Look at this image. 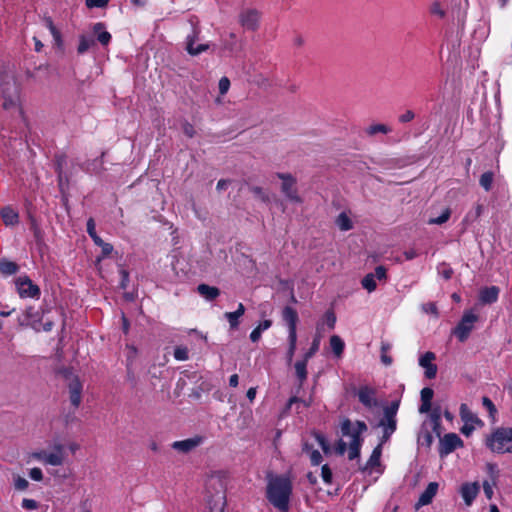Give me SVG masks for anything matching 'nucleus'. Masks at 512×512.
I'll use <instances>...</instances> for the list:
<instances>
[{"mask_svg": "<svg viewBox=\"0 0 512 512\" xmlns=\"http://www.w3.org/2000/svg\"><path fill=\"white\" fill-rule=\"evenodd\" d=\"M482 404L489 411L490 415L496 413V407L488 397L485 396L482 398Z\"/></svg>", "mask_w": 512, "mask_h": 512, "instance_id": "obj_55", "label": "nucleus"}, {"mask_svg": "<svg viewBox=\"0 0 512 512\" xmlns=\"http://www.w3.org/2000/svg\"><path fill=\"white\" fill-rule=\"evenodd\" d=\"M45 26L50 30L51 34L53 35L54 39L57 42L61 41V34L59 30L55 27L53 20L51 17H44L43 19Z\"/></svg>", "mask_w": 512, "mask_h": 512, "instance_id": "obj_41", "label": "nucleus"}, {"mask_svg": "<svg viewBox=\"0 0 512 512\" xmlns=\"http://www.w3.org/2000/svg\"><path fill=\"white\" fill-rule=\"evenodd\" d=\"M335 323H336L335 313L332 310H328L324 315L323 321L320 323L321 324V333L324 330L323 326L325 324L328 326L329 329H333L335 327Z\"/></svg>", "mask_w": 512, "mask_h": 512, "instance_id": "obj_38", "label": "nucleus"}, {"mask_svg": "<svg viewBox=\"0 0 512 512\" xmlns=\"http://www.w3.org/2000/svg\"><path fill=\"white\" fill-rule=\"evenodd\" d=\"M399 408V402L394 401L389 406L384 408V412L396 417Z\"/></svg>", "mask_w": 512, "mask_h": 512, "instance_id": "obj_62", "label": "nucleus"}, {"mask_svg": "<svg viewBox=\"0 0 512 512\" xmlns=\"http://www.w3.org/2000/svg\"><path fill=\"white\" fill-rule=\"evenodd\" d=\"M375 279H378L379 281L386 280V268L384 266H377L375 269Z\"/></svg>", "mask_w": 512, "mask_h": 512, "instance_id": "obj_60", "label": "nucleus"}, {"mask_svg": "<svg viewBox=\"0 0 512 512\" xmlns=\"http://www.w3.org/2000/svg\"><path fill=\"white\" fill-rule=\"evenodd\" d=\"M282 318H283L284 322L287 324L288 328L297 327L299 318H298V313L294 308H292L290 306H286L282 311Z\"/></svg>", "mask_w": 512, "mask_h": 512, "instance_id": "obj_25", "label": "nucleus"}, {"mask_svg": "<svg viewBox=\"0 0 512 512\" xmlns=\"http://www.w3.org/2000/svg\"><path fill=\"white\" fill-rule=\"evenodd\" d=\"M31 457L47 465L60 466L65 461L64 447L61 444H56L53 452L49 453L45 450H41L33 452Z\"/></svg>", "mask_w": 512, "mask_h": 512, "instance_id": "obj_4", "label": "nucleus"}, {"mask_svg": "<svg viewBox=\"0 0 512 512\" xmlns=\"http://www.w3.org/2000/svg\"><path fill=\"white\" fill-rule=\"evenodd\" d=\"M438 273L446 280H449L453 275V269L447 264L442 263L438 266Z\"/></svg>", "mask_w": 512, "mask_h": 512, "instance_id": "obj_46", "label": "nucleus"}, {"mask_svg": "<svg viewBox=\"0 0 512 512\" xmlns=\"http://www.w3.org/2000/svg\"><path fill=\"white\" fill-rule=\"evenodd\" d=\"M358 398L359 401L367 408H372L377 405L375 390L368 386H363L359 389Z\"/></svg>", "mask_w": 512, "mask_h": 512, "instance_id": "obj_15", "label": "nucleus"}, {"mask_svg": "<svg viewBox=\"0 0 512 512\" xmlns=\"http://www.w3.org/2000/svg\"><path fill=\"white\" fill-rule=\"evenodd\" d=\"M309 360H306V357L303 358L301 361H297L295 363V371L296 376L299 379L300 385L304 383V381L307 379V363Z\"/></svg>", "mask_w": 512, "mask_h": 512, "instance_id": "obj_30", "label": "nucleus"}, {"mask_svg": "<svg viewBox=\"0 0 512 512\" xmlns=\"http://www.w3.org/2000/svg\"><path fill=\"white\" fill-rule=\"evenodd\" d=\"M87 233L92 238L96 245H102L103 240L96 233V225L93 218H89L87 221Z\"/></svg>", "mask_w": 512, "mask_h": 512, "instance_id": "obj_36", "label": "nucleus"}, {"mask_svg": "<svg viewBox=\"0 0 512 512\" xmlns=\"http://www.w3.org/2000/svg\"><path fill=\"white\" fill-rule=\"evenodd\" d=\"M92 32L97 36V40L103 46H107L111 41V34L105 30V24L102 22L95 23Z\"/></svg>", "mask_w": 512, "mask_h": 512, "instance_id": "obj_19", "label": "nucleus"}, {"mask_svg": "<svg viewBox=\"0 0 512 512\" xmlns=\"http://www.w3.org/2000/svg\"><path fill=\"white\" fill-rule=\"evenodd\" d=\"M415 118V114L412 110H407L403 114L399 116V121L401 123H408Z\"/></svg>", "mask_w": 512, "mask_h": 512, "instance_id": "obj_58", "label": "nucleus"}, {"mask_svg": "<svg viewBox=\"0 0 512 512\" xmlns=\"http://www.w3.org/2000/svg\"><path fill=\"white\" fill-rule=\"evenodd\" d=\"M478 320V316L472 312L464 313L461 321L454 329V334L459 341L464 342L470 335V332L474 328V323Z\"/></svg>", "mask_w": 512, "mask_h": 512, "instance_id": "obj_6", "label": "nucleus"}, {"mask_svg": "<svg viewBox=\"0 0 512 512\" xmlns=\"http://www.w3.org/2000/svg\"><path fill=\"white\" fill-rule=\"evenodd\" d=\"M499 293L497 286L484 287L480 290L479 299L482 304H492L498 300Z\"/></svg>", "mask_w": 512, "mask_h": 512, "instance_id": "obj_16", "label": "nucleus"}, {"mask_svg": "<svg viewBox=\"0 0 512 512\" xmlns=\"http://www.w3.org/2000/svg\"><path fill=\"white\" fill-rule=\"evenodd\" d=\"M272 325L271 320L262 321L250 334V339L252 342H257L261 338V334L263 331L269 329Z\"/></svg>", "mask_w": 512, "mask_h": 512, "instance_id": "obj_31", "label": "nucleus"}, {"mask_svg": "<svg viewBox=\"0 0 512 512\" xmlns=\"http://www.w3.org/2000/svg\"><path fill=\"white\" fill-rule=\"evenodd\" d=\"M19 270L17 263L7 259L0 260V273L5 276L16 274Z\"/></svg>", "mask_w": 512, "mask_h": 512, "instance_id": "obj_26", "label": "nucleus"}, {"mask_svg": "<svg viewBox=\"0 0 512 512\" xmlns=\"http://www.w3.org/2000/svg\"><path fill=\"white\" fill-rule=\"evenodd\" d=\"M422 308L426 313L433 314L436 317L438 316V309L434 302L426 303L422 306Z\"/></svg>", "mask_w": 512, "mask_h": 512, "instance_id": "obj_57", "label": "nucleus"}, {"mask_svg": "<svg viewBox=\"0 0 512 512\" xmlns=\"http://www.w3.org/2000/svg\"><path fill=\"white\" fill-rule=\"evenodd\" d=\"M397 427V420L396 417L394 419H389L388 424L383 428V436H382V443H385L389 440L391 435L395 432Z\"/></svg>", "mask_w": 512, "mask_h": 512, "instance_id": "obj_35", "label": "nucleus"}, {"mask_svg": "<svg viewBox=\"0 0 512 512\" xmlns=\"http://www.w3.org/2000/svg\"><path fill=\"white\" fill-rule=\"evenodd\" d=\"M199 31L197 29H194L193 36H189L187 39V51L190 55H198L208 49L207 44H200L198 46H194L195 40L198 37Z\"/></svg>", "mask_w": 512, "mask_h": 512, "instance_id": "obj_21", "label": "nucleus"}, {"mask_svg": "<svg viewBox=\"0 0 512 512\" xmlns=\"http://www.w3.org/2000/svg\"><path fill=\"white\" fill-rule=\"evenodd\" d=\"M250 191L263 202H268L269 197L265 191L259 186L250 187Z\"/></svg>", "mask_w": 512, "mask_h": 512, "instance_id": "obj_48", "label": "nucleus"}, {"mask_svg": "<svg viewBox=\"0 0 512 512\" xmlns=\"http://www.w3.org/2000/svg\"><path fill=\"white\" fill-rule=\"evenodd\" d=\"M362 439L352 438L349 445L348 458L354 460L360 456V448L362 445Z\"/></svg>", "mask_w": 512, "mask_h": 512, "instance_id": "obj_33", "label": "nucleus"}, {"mask_svg": "<svg viewBox=\"0 0 512 512\" xmlns=\"http://www.w3.org/2000/svg\"><path fill=\"white\" fill-rule=\"evenodd\" d=\"M22 507L26 510H34L38 508V503L33 499H23Z\"/></svg>", "mask_w": 512, "mask_h": 512, "instance_id": "obj_63", "label": "nucleus"}, {"mask_svg": "<svg viewBox=\"0 0 512 512\" xmlns=\"http://www.w3.org/2000/svg\"><path fill=\"white\" fill-rule=\"evenodd\" d=\"M218 87H219V92L221 95L226 94L230 87V80L227 77H222L219 80Z\"/></svg>", "mask_w": 512, "mask_h": 512, "instance_id": "obj_52", "label": "nucleus"}, {"mask_svg": "<svg viewBox=\"0 0 512 512\" xmlns=\"http://www.w3.org/2000/svg\"><path fill=\"white\" fill-rule=\"evenodd\" d=\"M434 395L433 389L425 387L421 390V402H431Z\"/></svg>", "mask_w": 512, "mask_h": 512, "instance_id": "obj_53", "label": "nucleus"}, {"mask_svg": "<svg viewBox=\"0 0 512 512\" xmlns=\"http://www.w3.org/2000/svg\"><path fill=\"white\" fill-rule=\"evenodd\" d=\"M182 131L189 138L194 137L196 134L194 126L187 121L182 123Z\"/></svg>", "mask_w": 512, "mask_h": 512, "instance_id": "obj_51", "label": "nucleus"}, {"mask_svg": "<svg viewBox=\"0 0 512 512\" xmlns=\"http://www.w3.org/2000/svg\"><path fill=\"white\" fill-rule=\"evenodd\" d=\"M95 45H96V42H95L93 35L81 34L79 36V44L77 47V53L82 55Z\"/></svg>", "mask_w": 512, "mask_h": 512, "instance_id": "obj_24", "label": "nucleus"}, {"mask_svg": "<svg viewBox=\"0 0 512 512\" xmlns=\"http://www.w3.org/2000/svg\"><path fill=\"white\" fill-rule=\"evenodd\" d=\"M480 491V485L478 482H466L460 487V494L464 499L467 506H471L475 498Z\"/></svg>", "mask_w": 512, "mask_h": 512, "instance_id": "obj_12", "label": "nucleus"}, {"mask_svg": "<svg viewBox=\"0 0 512 512\" xmlns=\"http://www.w3.org/2000/svg\"><path fill=\"white\" fill-rule=\"evenodd\" d=\"M201 443L202 437L189 438L173 442L172 448L182 453H188L199 446Z\"/></svg>", "mask_w": 512, "mask_h": 512, "instance_id": "obj_14", "label": "nucleus"}, {"mask_svg": "<svg viewBox=\"0 0 512 512\" xmlns=\"http://www.w3.org/2000/svg\"><path fill=\"white\" fill-rule=\"evenodd\" d=\"M1 219L6 226H15L19 223V214L11 206H6L0 211Z\"/></svg>", "mask_w": 512, "mask_h": 512, "instance_id": "obj_18", "label": "nucleus"}, {"mask_svg": "<svg viewBox=\"0 0 512 512\" xmlns=\"http://www.w3.org/2000/svg\"><path fill=\"white\" fill-rule=\"evenodd\" d=\"M259 13L256 10H245L240 14V23L249 30L258 27Z\"/></svg>", "mask_w": 512, "mask_h": 512, "instance_id": "obj_13", "label": "nucleus"}, {"mask_svg": "<svg viewBox=\"0 0 512 512\" xmlns=\"http://www.w3.org/2000/svg\"><path fill=\"white\" fill-rule=\"evenodd\" d=\"M460 417L464 423H481L480 419L464 403L460 406Z\"/></svg>", "mask_w": 512, "mask_h": 512, "instance_id": "obj_27", "label": "nucleus"}, {"mask_svg": "<svg viewBox=\"0 0 512 512\" xmlns=\"http://www.w3.org/2000/svg\"><path fill=\"white\" fill-rule=\"evenodd\" d=\"M330 347L334 355L337 358H340L343 354L345 343L338 335H333L330 338Z\"/></svg>", "mask_w": 512, "mask_h": 512, "instance_id": "obj_29", "label": "nucleus"}, {"mask_svg": "<svg viewBox=\"0 0 512 512\" xmlns=\"http://www.w3.org/2000/svg\"><path fill=\"white\" fill-rule=\"evenodd\" d=\"M489 448L498 453L512 452V429L499 428L488 439Z\"/></svg>", "mask_w": 512, "mask_h": 512, "instance_id": "obj_3", "label": "nucleus"}, {"mask_svg": "<svg viewBox=\"0 0 512 512\" xmlns=\"http://www.w3.org/2000/svg\"><path fill=\"white\" fill-rule=\"evenodd\" d=\"M17 291L22 298H38L40 296L39 287L27 276H20L15 281Z\"/></svg>", "mask_w": 512, "mask_h": 512, "instance_id": "obj_8", "label": "nucleus"}, {"mask_svg": "<svg viewBox=\"0 0 512 512\" xmlns=\"http://www.w3.org/2000/svg\"><path fill=\"white\" fill-rule=\"evenodd\" d=\"M484 210V207L482 204H477L474 208V211H470L467 216H466V220L467 221H471V222H474L476 221L481 215H482V212Z\"/></svg>", "mask_w": 512, "mask_h": 512, "instance_id": "obj_44", "label": "nucleus"}, {"mask_svg": "<svg viewBox=\"0 0 512 512\" xmlns=\"http://www.w3.org/2000/svg\"><path fill=\"white\" fill-rule=\"evenodd\" d=\"M493 182H494V173L492 171H487V172L483 173L479 179L480 186L486 192H489L492 189Z\"/></svg>", "mask_w": 512, "mask_h": 512, "instance_id": "obj_32", "label": "nucleus"}, {"mask_svg": "<svg viewBox=\"0 0 512 512\" xmlns=\"http://www.w3.org/2000/svg\"><path fill=\"white\" fill-rule=\"evenodd\" d=\"M321 476H322L323 481L326 484H331L332 483V478H333L332 471H331V469L329 468V466L327 464L322 466V468H321Z\"/></svg>", "mask_w": 512, "mask_h": 512, "instance_id": "obj_50", "label": "nucleus"}, {"mask_svg": "<svg viewBox=\"0 0 512 512\" xmlns=\"http://www.w3.org/2000/svg\"><path fill=\"white\" fill-rule=\"evenodd\" d=\"M313 436L315 437L316 441L318 442V444L320 445L322 450L325 453H327L329 451V444H328L325 436L318 432H313Z\"/></svg>", "mask_w": 512, "mask_h": 512, "instance_id": "obj_49", "label": "nucleus"}, {"mask_svg": "<svg viewBox=\"0 0 512 512\" xmlns=\"http://www.w3.org/2000/svg\"><path fill=\"white\" fill-rule=\"evenodd\" d=\"M431 13L435 14V15H438L440 18H444L445 17V12L441 8V5H440L439 2H435V3L432 4V6H431Z\"/></svg>", "mask_w": 512, "mask_h": 512, "instance_id": "obj_61", "label": "nucleus"}, {"mask_svg": "<svg viewBox=\"0 0 512 512\" xmlns=\"http://www.w3.org/2000/svg\"><path fill=\"white\" fill-rule=\"evenodd\" d=\"M391 131V129L384 124H374L368 127L367 134L373 136L377 133L387 134Z\"/></svg>", "mask_w": 512, "mask_h": 512, "instance_id": "obj_42", "label": "nucleus"}, {"mask_svg": "<svg viewBox=\"0 0 512 512\" xmlns=\"http://www.w3.org/2000/svg\"><path fill=\"white\" fill-rule=\"evenodd\" d=\"M277 177L282 180L281 190L285 196L293 202L300 203L302 200L298 195L295 177L289 173H277Z\"/></svg>", "mask_w": 512, "mask_h": 512, "instance_id": "obj_7", "label": "nucleus"}, {"mask_svg": "<svg viewBox=\"0 0 512 512\" xmlns=\"http://www.w3.org/2000/svg\"><path fill=\"white\" fill-rule=\"evenodd\" d=\"M296 328L297 327H295V328H293V327L288 328V331H289V335H288L289 345H295L296 346V342H297Z\"/></svg>", "mask_w": 512, "mask_h": 512, "instance_id": "obj_64", "label": "nucleus"}, {"mask_svg": "<svg viewBox=\"0 0 512 512\" xmlns=\"http://www.w3.org/2000/svg\"><path fill=\"white\" fill-rule=\"evenodd\" d=\"M245 313V307L242 303H239L238 308L234 312H226L224 317L229 322L231 329H236L239 326V318Z\"/></svg>", "mask_w": 512, "mask_h": 512, "instance_id": "obj_23", "label": "nucleus"}, {"mask_svg": "<svg viewBox=\"0 0 512 512\" xmlns=\"http://www.w3.org/2000/svg\"><path fill=\"white\" fill-rule=\"evenodd\" d=\"M316 330H317L316 336L312 342V345H311L310 349L304 355V357H306V360H309L311 357H313L316 354V352L319 350L320 342H321V338H322L321 324H317Z\"/></svg>", "mask_w": 512, "mask_h": 512, "instance_id": "obj_28", "label": "nucleus"}, {"mask_svg": "<svg viewBox=\"0 0 512 512\" xmlns=\"http://www.w3.org/2000/svg\"><path fill=\"white\" fill-rule=\"evenodd\" d=\"M312 465H319L322 461V456L318 450H313L309 454Z\"/></svg>", "mask_w": 512, "mask_h": 512, "instance_id": "obj_56", "label": "nucleus"}, {"mask_svg": "<svg viewBox=\"0 0 512 512\" xmlns=\"http://www.w3.org/2000/svg\"><path fill=\"white\" fill-rule=\"evenodd\" d=\"M197 292L208 301H213L220 295L219 288L207 284H199L197 286Z\"/></svg>", "mask_w": 512, "mask_h": 512, "instance_id": "obj_22", "label": "nucleus"}, {"mask_svg": "<svg viewBox=\"0 0 512 512\" xmlns=\"http://www.w3.org/2000/svg\"><path fill=\"white\" fill-rule=\"evenodd\" d=\"M65 378L67 380L69 400L72 406L77 409L82 401L83 385L78 376L74 375L71 371H65Z\"/></svg>", "mask_w": 512, "mask_h": 512, "instance_id": "obj_5", "label": "nucleus"}, {"mask_svg": "<svg viewBox=\"0 0 512 512\" xmlns=\"http://www.w3.org/2000/svg\"><path fill=\"white\" fill-rule=\"evenodd\" d=\"M29 476L34 481H41L43 479V473L40 468H32L29 472Z\"/></svg>", "mask_w": 512, "mask_h": 512, "instance_id": "obj_59", "label": "nucleus"}, {"mask_svg": "<svg viewBox=\"0 0 512 512\" xmlns=\"http://www.w3.org/2000/svg\"><path fill=\"white\" fill-rule=\"evenodd\" d=\"M382 442L373 450L367 465L370 467L378 466L380 464V457L382 453Z\"/></svg>", "mask_w": 512, "mask_h": 512, "instance_id": "obj_39", "label": "nucleus"}, {"mask_svg": "<svg viewBox=\"0 0 512 512\" xmlns=\"http://www.w3.org/2000/svg\"><path fill=\"white\" fill-rule=\"evenodd\" d=\"M67 163V156L65 154H57L55 156V170L58 175L59 185L62 186L63 181H69L68 175L64 172V166Z\"/></svg>", "mask_w": 512, "mask_h": 512, "instance_id": "obj_20", "label": "nucleus"}, {"mask_svg": "<svg viewBox=\"0 0 512 512\" xmlns=\"http://www.w3.org/2000/svg\"><path fill=\"white\" fill-rule=\"evenodd\" d=\"M109 3V0H86L85 4L88 8L94 7H105Z\"/></svg>", "mask_w": 512, "mask_h": 512, "instance_id": "obj_54", "label": "nucleus"}, {"mask_svg": "<svg viewBox=\"0 0 512 512\" xmlns=\"http://www.w3.org/2000/svg\"><path fill=\"white\" fill-rule=\"evenodd\" d=\"M208 487L218 489L217 495H206V502L210 512H224L226 507L225 479L215 474L208 478Z\"/></svg>", "mask_w": 512, "mask_h": 512, "instance_id": "obj_2", "label": "nucleus"}, {"mask_svg": "<svg viewBox=\"0 0 512 512\" xmlns=\"http://www.w3.org/2000/svg\"><path fill=\"white\" fill-rule=\"evenodd\" d=\"M451 216V210L446 208L439 217L431 218L428 223L429 224H437L441 225L449 220Z\"/></svg>", "mask_w": 512, "mask_h": 512, "instance_id": "obj_43", "label": "nucleus"}, {"mask_svg": "<svg viewBox=\"0 0 512 512\" xmlns=\"http://www.w3.org/2000/svg\"><path fill=\"white\" fill-rule=\"evenodd\" d=\"M362 286L368 291V292H372L376 289L377 285H376V279H375V275L372 274V273H369L367 274L363 279H362Z\"/></svg>", "mask_w": 512, "mask_h": 512, "instance_id": "obj_40", "label": "nucleus"}, {"mask_svg": "<svg viewBox=\"0 0 512 512\" xmlns=\"http://www.w3.org/2000/svg\"><path fill=\"white\" fill-rule=\"evenodd\" d=\"M436 359L435 353L428 351L423 354L419 359V364L425 369V376L428 379H433L437 374V365L433 363Z\"/></svg>", "mask_w": 512, "mask_h": 512, "instance_id": "obj_11", "label": "nucleus"}, {"mask_svg": "<svg viewBox=\"0 0 512 512\" xmlns=\"http://www.w3.org/2000/svg\"><path fill=\"white\" fill-rule=\"evenodd\" d=\"M462 439L455 433H448L440 439L439 454L441 457L452 453L456 448L462 447Z\"/></svg>", "mask_w": 512, "mask_h": 512, "instance_id": "obj_9", "label": "nucleus"}, {"mask_svg": "<svg viewBox=\"0 0 512 512\" xmlns=\"http://www.w3.org/2000/svg\"><path fill=\"white\" fill-rule=\"evenodd\" d=\"M188 348L184 346H178L174 350V357L179 361H184L188 359Z\"/></svg>", "mask_w": 512, "mask_h": 512, "instance_id": "obj_45", "label": "nucleus"}, {"mask_svg": "<svg viewBox=\"0 0 512 512\" xmlns=\"http://www.w3.org/2000/svg\"><path fill=\"white\" fill-rule=\"evenodd\" d=\"M438 491V483L431 482L428 484L426 489L423 491V493L420 495L418 503L416 504V507L428 505L432 502L433 498L435 497L436 493Z\"/></svg>", "mask_w": 512, "mask_h": 512, "instance_id": "obj_17", "label": "nucleus"}, {"mask_svg": "<svg viewBox=\"0 0 512 512\" xmlns=\"http://www.w3.org/2000/svg\"><path fill=\"white\" fill-rule=\"evenodd\" d=\"M392 346L390 343L382 342L381 344V361L384 365L389 366L392 364L393 359L388 354L391 350Z\"/></svg>", "mask_w": 512, "mask_h": 512, "instance_id": "obj_37", "label": "nucleus"}, {"mask_svg": "<svg viewBox=\"0 0 512 512\" xmlns=\"http://www.w3.org/2000/svg\"><path fill=\"white\" fill-rule=\"evenodd\" d=\"M28 486H29V482L25 478H23L19 475L14 477V487L16 490L24 491L28 488Z\"/></svg>", "mask_w": 512, "mask_h": 512, "instance_id": "obj_47", "label": "nucleus"}, {"mask_svg": "<svg viewBox=\"0 0 512 512\" xmlns=\"http://www.w3.org/2000/svg\"><path fill=\"white\" fill-rule=\"evenodd\" d=\"M291 493L292 484L286 477L277 476L268 483L267 498L280 512H288Z\"/></svg>", "mask_w": 512, "mask_h": 512, "instance_id": "obj_1", "label": "nucleus"}, {"mask_svg": "<svg viewBox=\"0 0 512 512\" xmlns=\"http://www.w3.org/2000/svg\"><path fill=\"white\" fill-rule=\"evenodd\" d=\"M336 224L341 231H348L353 228L352 221L345 212L339 214V216L336 219Z\"/></svg>", "mask_w": 512, "mask_h": 512, "instance_id": "obj_34", "label": "nucleus"}, {"mask_svg": "<svg viewBox=\"0 0 512 512\" xmlns=\"http://www.w3.org/2000/svg\"><path fill=\"white\" fill-rule=\"evenodd\" d=\"M367 430V425L363 421H356L355 427L349 419H345L341 424V432L344 436L362 439L361 434Z\"/></svg>", "mask_w": 512, "mask_h": 512, "instance_id": "obj_10", "label": "nucleus"}]
</instances>
